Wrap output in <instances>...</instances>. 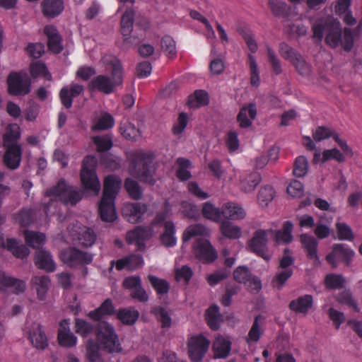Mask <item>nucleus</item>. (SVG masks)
Here are the masks:
<instances>
[{"mask_svg":"<svg viewBox=\"0 0 362 362\" xmlns=\"http://www.w3.org/2000/svg\"><path fill=\"white\" fill-rule=\"evenodd\" d=\"M148 279L158 295L167 294L170 290L169 283L163 279H160L153 275H148Z\"/></svg>","mask_w":362,"mask_h":362,"instance_id":"nucleus-47","label":"nucleus"},{"mask_svg":"<svg viewBox=\"0 0 362 362\" xmlns=\"http://www.w3.org/2000/svg\"><path fill=\"white\" fill-rule=\"evenodd\" d=\"M14 221L21 228L27 227L34 222L35 210L33 209L23 208L18 212L13 215Z\"/></svg>","mask_w":362,"mask_h":362,"instance_id":"nucleus-30","label":"nucleus"},{"mask_svg":"<svg viewBox=\"0 0 362 362\" xmlns=\"http://www.w3.org/2000/svg\"><path fill=\"white\" fill-rule=\"evenodd\" d=\"M151 236V230L146 227L137 226L127 233L126 240L129 244L136 243L139 250L145 248V240Z\"/></svg>","mask_w":362,"mask_h":362,"instance_id":"nucleus-16","label":"nucleus"},{"mask_svg":"<svg viewBox=\"0 0 362 362\" xmlns=\"http://www.w3.org/2000/svg\"><path fill=\"white\" fill-rule=\"evenodd\" d=\"M8 288H13V293L19 294L25 291L26 284L23 280L9 276L4 272H0V292L6 293Z\"/></svg>","mask_w":362,"mask_h":362,"instance_id":"nucleus-20","label":"nucleus"},{"mask_svg":"<svg viewBox=\"0 0 362 362\" xmlns=\"http://www.w3.org/2000/svg\"><path fill=\"white\" fill-rule=\"evenodd\" d=\"M223 217L231 220H240L245 217L246 213L239 204L226 202L222 206Z\"/></svg>","mask_w":362,"mask_h":362,"instance_id":"nucleus-25","label":"nucleus"},{"mask_svg":"<svg viewBox=\"0 0 362 362\" xmlns=\"http://www.w3.org/2000/svg\"><path fill=\"white\" fill-rule=\"evenodd\" d=\"M0 247L6 249L17 258H25L30 253L29 249L23 245H19L16 238H7L6 242L0 243Z\"/></svg>","mask_w":362,"mask_h":362,"instance_id":"nucleus-24","label":"nucleus"},{"mask_svg":"<svg viewBox=\"0 0 362 362\" xmlns=\"http://www.w3.org/2000/svg\"><path fill=\"white\" fill-rule=\"evenodd\" d=\"M308 170V162L303 156H300L296 158L293 165V173L296 177H301L305 176Z\"/></svg>","mask_w":362,"mask_h":362,"instance_id":"nucleus-56","label":"nucleus"},{"mask_svg":"<svg viewBox=\"0 0 362 362\" xmlns=\"http://www.w3.org/2000/svg\"><path fill=\"white\" fill-rule=\"evenodd\" d=\"M313 297L310 294H305L292 300L288 305L289 309L296 313L307 315L313 306Z\"/></svg>","mask_w":362,"mask_h":362,"instance_id":"nucleus-21","label":"nucleus"},{"mask_svg":"<svg viewBox=\"0 0 362 362\" xmlns=\"http://www.w3.org/2000/svg\"><path fill=\"white\" fill-rule=\"evenodd\" d=\"M30 73L33 78L43 76L47 79L51 78V75L48 72L46 65L41 62L31 63L30 65Z\"/></svg>","mask_w":362,"mask_h":362,"instance_id":"nucleus-59","label":"nucleus"},{"mask_svg":"<svg viewBox=\"0 0 362 362\" xmlns=\"http://www.w3.org/2000/svg\"><path fill=\"white\" fill-rule=\"evenodd\" d=\"M354 252L344 244H334L332 250L326 257V260L333 267L337 266V261L344 262L349 264Z\"/></svg>","mask_w":362,"mask_h":362,"instance_id":"nucleus-13","label":"nucleus"},{"mask_svg":"<svg viewBox=\"0 0 362 362\" xmlns=\"http://www.w3.org/2000/svg\"><path fill=\"white\" fill-rule=\"evenodd\" d=\"M111 76L100 74L94 77L88 83L90 90H97L102 93L109 95L114 93L116 88L123 83V69L119 60H114L111 62Z\"/></svg>","mask_w":362,"mask_h":362,"instance_id":"nucleus-3","label":"nucleus"},{"mask_svg":"<svg viewBox=\"0 0 362 362\" xmlns=\"http://www.w3.org/2000/svg\"><path fill=\"white\" fill-rule=\"evenodd\" d=\"M231 349V342L222 336L216 338L213 344L214 357L216 358H226Z\"/></svg>","mask_w":362,"mask_h":362,"instance_id":"nucleus-28","label":"nucleus"},{"mask_svg":"<svg viewBox=\"0 0 362 362\" xmlns=\"http://www.w3.org/2000/svg\"><path fill=\"white\" fill-rule=\"evenodd\" d=\"M86 357L90 362H103L99 353L98 344L93 340H89L86 346Z\"/></svg>","mask_w":362,"mask_h":362,"instance_id":"nucleus-62","label":"nucleus"},{"mask_svg":"<svg viewBox=\"0 0 362 362\" xmlns=\"http://www.w3.org/2000/svg\"><path fill=\"white\" fill-rule=\"evenodd\" d=\"M43 15L47 18L58 16L64 11L63 0H44L41 4Z\"/></svg>","mask_w":362,"mask_h":362,"instance_id":"nucleus-27","label":"nucleus"},{"mask_svg":"<svg viewBox=\"0 0 362 362\" xmlns=\"http://www.w3.org/2000/svg\"><path fill=\"white\" fill-rule=\"evenodd\" d=\"M210 341L202 334L192 336L188 340L187 349L190 359L194 362L202 360L209 349Z\"/></svg>","mask_w":362,"mask_h":362,"instance_id":"nucleus-10","label":"nucleus"},{"mask_svg":"<svg viewBox=\"0 0 362 362\" xmlns=\"http://www.w3.org/2000/svg\"><path fill=\"white\" fill-rule=\"evenodd\" d=\"M83 91V86L77 83L69 86H64L59 92V98L62 105L66 109H70L73 104V99L80 95Z\"/></svg>","mask_w":362,"mask_h":362,"instance_id":"nucleus-19","label":"nucleus"},{"mask_svg":"<svg viewBox=\"0 0 362 362\" xmlns=\"http://www.w3.org/2000/svg\"><path fill=\"white\" fill-rule=\"evenodd\" d=\"M124 187L130 198L134 200H139L143 195V189L139 183L132 178H127L124 180Z\"/></svg>","mask_w":362,"mask_h":362,"instance_id":"nucleus-45","label":"nucleus"},{"mask_svg":"<svg viewBox=\"0 0 362 362\" xmlns=\"http://www.w3.org/2000/svg\"><path fill=\"white\" fill-rule=\"evenodd\" d=\"M83 195L82 191L67 185L64 180H60L55 186L46 191V196L50 197V202L44 205L45 213L47 216L50 206L57 201L64 204L75 205L81 200Z\"/></svg>","mask_w":362,"mask_h":362,"instance_id":"nucleus-4","label":"nucleus"},{"mask_svg":"<svg viewBox=\"0 0 362 362\" xmlns=\"http://www.w3.org/2000/svg\"><path fill=\"white\" fill-rule=\"evenodd\" d=\"M268 232L269 230L262 229L256 230L248 244L252 252L266 261H269L271 259V255L268 253L267 247Z\"/></svg>","mask_w":362,"mask_h":362,"instance_id":"nucleus-12","label":"nucleus"},{"mask_svg":"<svg viewBox=\"0 0 362 362\" xmlns=\"http://www.w3.org/2000/svg\"><path fill=\"white\" fill-rule=\"evenodd\" d=\"M206 228L202 224H194L188 226L184 231L182 241L184 243L189 241L191 238L202 235L204 234Z\"/></svg>","mask_w":362,"mask_h":362,"instance_id":"nucleus-61","label":"nucleus"},{"mask_svg":"<svg viewBox=\"0 0 362 362\" xmlns=\"http://www.w3.org/2000/svg\"><path fill=\"white\" fill-rule=\"evenodd\" d=\"M291 64L300 75L303 76H308L310 75L312 72V66L304 59L301 54L296 58Z\"/></svg>","mask_w":362,"mask_h":362,"instance_id":"nucleus-58","label":"nucleus"},{"mask_svg":"<svg viewBox=\"0 0 362 362\" xmlns=\"http://www.w3.org/2000/svg\"><path fill=\"white\" fill-rule=\"evenodd\" d=\"M336 229L338 238L341 240L352 241L354 240V233L351 227L345 223L338 222L336 223Z\"/></svg>","mask_w":362,"mask_h":362,"instance_id":"nucleus-64","label":"nucleus"},{"mask_svg":"<svg viewBox=\"0 0 362 362\" xmlns=\"http://www.w3.org/2000/svg\"><path fill=\"white\" fill-rule=\"evenodd\" d=\"M44 33L47 38V47L54 54H59L63 50L62 37L57 28L47 25L44 28Z\"/></svg>","mask_w":362,"mask_h":362,"instance_id":"nucleus-17","label":"nucleus"},{"mask_svg":"<svg viewBox=\"0 0 362 362\" xmlns=\"http://www.w3.org/2000/svg\"><path fill=\"white\" fill-rule=\"evenodd\" d=\"M148 210V206L141 202L127 203L122 209L123 216L131 223L141 222Z\"/></svg>","mask_w":362,"mask_h":362,"instance_id":"nucleus-14","label":"nucleus"},{"mask_svg":"<svg viewBox=\"0 0 362 362\" xmlns=\"http://www.w3.org/2000/svg\"><path fill=\"white\" fill-rule=\"evenodd\" d=\"M57 340L61 346L66 348L74 347L77 344V337L71 331L58 332Z\"/></svg>","mask_w":362,"mask_h":362,"instance_id":"nucleus-53","label":"nucleus"},{"mask_svg":"<svg viewBox=\"0 0 362 362\" xmlns=\"http://www.w3.org/2000/svg\"><path fill=\"white\" fill-rule=\"evenodd\" d=\"M178 168L176 170V176L180 181H187L191 177V173L188 168L191 167V162L189 160L185 158H178L176 160Z\"/></svg>","mask_w":362,"mask_h":362,"instance_id":"nucleus-44","label":"nucleus"},{"mask_svg":"<svg viewBox=\"0 0 362 362\" xmlns=\"http://www.w3.org/2000/svg\"><path fill=\"white\" fill-rule=\"evenodd\" d=\"M60 258L70 267L89 264L93 261V256L90 253L74 247H69L62 251Z\"/></svg>","mask_w":362,"mask_h":362,"instance_id":"nucleus-9","label":"nucleus"},{"mask_svg":"<svg viewBox=\"0 0 362 362\" xmlns=\"http://www.w3.org/2000/svg\"><path fill=\"white\" fill-rule=\"evenodd\" d=\"M115 308L110 298L105 300L101 305L93 310L88 313V317L96 322H101L102 318L105 315H112L115 313Z\"/></svg>","mask_w":362,"mask_h":362,"instance_id":"nucleus-23","label":"nucleus"},{"mask_svg":"<svg viewBox=\"0 0 362 362\" xmlns=\"http://www.w3.org/2000/svg\"><path fill=\"white\" fill-rule=\"evenodd\" d=\"M119 131L124 138L129 141H136L141 137L139 129L127 120L122 121L120 123Z\"/></svg>","mask_w":362,"mask_h":362,"instance_id":"nucleus-34","label":"nucleus"},{"mask_svg":"<svg viewBox=\"0 0 362 362\" xmlns=\"http://www.w3.org/2000/svg\"><path fill=\"white\" fill-rule=\"evenodd\" d=\"M28 335L31 344L36 349H45L48 346L47 337L40 324L33 323L28 331Z\"/></svg>","mask_w":362,"mask_h":362,"instance_id":"nucleus-18","label":"nucleus"},{"mask_svg":"<svg viewBox=\"0 0 362 362\" xmlns=\"http://www.w3.org/2000/svg\"><path fill=\"white\" fill-rule=\"evenodd\" d=\"M97 340L102 348L110 353H118L122 351L117 334L112 325L106 321L98 323L95 327Z\"/></svg>","mask_w":362,"mask_h":362,"instance_id":"nucleus-5","label":"nucleus"},{"mask_svg":"<svg viewBox=\"0 0 362 362\" xmlns=\"http://www.w3.org/2000/svg\"><path fill=\"white\" fill-rule=\"evenodd\" d=\"M154 156L142 150L134 152L131 156V172L142 182L154 185L155 168L153 164Z\"/></svg>","mask_w":362,"mask_h":362,"instance_id":"nucleus-2","label":"nucleus"},{"mask_svg":"<svg viewBox=\"0 0 362 362\" xmlns=\"http://www.w3.org/2000/svg\"><path fill=\"white\" fill-rule=\"evenodd\" d=\"M261 175L257 172H252L243 176L240 180L241 189L245 192H251L255 190L257 186L260 183Z\"/></svg>","mask_w":362,"mask_h":362,"instance_id":"nucleus-33","label":"nucleus"},{"mask_svg":"<svg viewBox=\"0 0 362 362\" xmlns=\"http://www.w3.org/2000/svg\"><path fill=\"white\" fill-rule=\"evenodd\" d=\"M25 243L33 247L37 248L45 241V235L42 233L28 230L24 231Z\"/></svg>","mask_w":362,"mask_h":362,"instance_id":"nucleus-41","label":"nucleus"},{"mask_svg":"<svg viewBox=\"0 0 362 362\" xmlns=\"http://www.w3.org/2000/svg\"><path fill=\"white\" fill-rule=\"evenodd\" d=\"M7 92L13 96H24L30 91L31 81L27 74L11 71L7 77Z\"/></svg>","mask_w":362,"mask_h":362,"instance_id":"nucleus-8","label":"nucleus"},{"mask_svg":"<svg viewBox=\"0 0 362 362\" xmlns=\"http://www.w3.org/2000/svg\"><path fill=\"white\" fill-rule=\"evenodd\" d=\"M293 223L290 221L284 222L282 230H277L275 234V239L277 242L289 243L293 240L292 230Z\"/></svg>","mask_w":362,"mask_h":362,"instance_id":"nucleus-50","label":"nucleus"},{"mask_svg":"<svg viewBox=\"0 0 362 362\" xmlns=\"http://www.w3.org/2000/svg\"><path fill=\"white\" fill-rule=\"evenodd\" d=\"M175 226L173 221H167L164 223V232L160 235V241L163 245L168 247H173L176 245L177 238L175 236Z\"/></svg>","mask_w":362,"mask_h":362,"instance_id":"nucleus-32","label":"nucleus"},{"mask_svg":"<svg viewBox=\"0 0 362 362\" xmlns=\"http://www.w3.org/2000/svg\"><path fill=\"white\" fill-rule=\"evenodd\" d=\"M98 159L95 156L88 155L83 160L81 170L82 186L86 190L95 193H98L100 189V183L95 171Z\"/></svg>","mask_w":362,"mask_h":362,"instance_id":"nucleus-7","label":"nucleus"},{"mask_svg":"<svg viewBox=\"0 0 362 362\" xmlns=\"http://www.w3.org/2000/svg\"><path fill=\"white\" fill-rule=\"evenodd\" d=\"M257 115L256 105L254 103H250L247 107H243L237 116V121L241 128H247L252 125V120Z\"/></svg>","mask_w":362,"mask_h":362,"instance_id":"nucleus-26","label":"nucleus"},{"mask_svg":"<svg viewBox=\"0 0 362 362\" xmlns=\"http://www.w3.org/2000/svg\"><path fill=\"white\" fill-rule=\"evenodd\" d=\"M193 252L196 258L203 263H212L218 257L216 250L206 239H197L193 245Z\"/></svg>","mask_w":362,"mask_h":362,"instance_id":"nucleus-11","label":"nucleus"},{"mask_svg":"<svg viewBox=\"0 0 362 362\" xmlns=\"http://www.w3.org/2000/svg\"><path fill=\"white\" fill-rule=\"evenodd\" d=\"M260 318H262V316L260 315L255 317L252 327L250 328L248 334L246 337V341L248 344H250L252 342H257L261 337L262 331L261 330L259 325V320Z\"/></svg>","mask_w":362,"mask_h":362,"instance_id":"nucleus-55","label":"nucleus"},{"mask_svg":"<svg viewBox=\"0 0 362 362\" xmlns=\"http://www.w3.org/2000/svg\"><path fill=\"white\" fill-rule=\"evenodd\" d=\"M96 150L100 153H105L110 150L113 146V142L110 136H95L92 139Z\"/></svg>","mask_w":362,"mask_h":362,"instance_id":"nucleus-51","label":"nucleus"},{"mask_svg":"<svg viewBox=\"0 0 362 362\" xmlns=\"http://www.w3.org/2000/svg\"><path fill=\"white\" fill-rule=\"evenodd\" d=\"M35 264L40 269L47 272L55 270L56 266L50 252L46 250H38L35 255Z\"/></svg>","mask_w":362,"mask_h":362,"instance_id":"nucleus-22","label":"nucleus"},{"mask_svg":"<svg viewBox=\"0 0 362 362\" xmlns=\"http://www.w3.org/2000/svg\"><path fill=\"white\" fill-rule=\"evenodd\" d=\"M209 95L204 90H197L188 98L187 105L189 107H199L209 103Z\"/></svg>","mask_w":362,"mask_h":362,"instance_id":"nucleus-39","label":"nucleus"},{"mask_svg":"<svg viewBox=\"0 0 362 362\" xmlns=\"http://www.w3.org/2000/svg\"><path fill=\"white\" fill-rule=\"evenodd\" d=\"M345 280L342 275L329 274L325 276V284L329 289H340L344 286Z\"/></svg>","mask_w":362,"mask_h":362,"instance_id":"nucleus-57","label":"nucleus"},{"mask_svg":"<svg viewBox=\"0 0 362 362\" xmlns=\"http://www.w3.org/2000/svg\"><path fill=\"white\" fill-rule=\"evenodd\" d=\"M247 59L250 71V83L252 86L257 87L260 83V78L256 59L251 54H248Z\"/></svg>","mask_w":362,"mask_h":362,"instance_id":"nucleus-54","label":"nucleus"},{"mask_svg":"<svg viewBox=\"0 0 362 362\" xmlns=\"http://www.w3.org/2000/svg\"><path fill=\"white\" fill-rule=\"evenodd\" d=\"M300 242L307 252V256L310 259H314L315 262H319V257L317 255V245L318 243L315 238L307 234L300 235Z\"/></svg>","mask_w":362,"mask_h":362,"instance_id":"nucleus-29","label":"nucleus"},{"mask_svg":"<svg viewBox=\"0 0 362 362\" xmlns=\"http://www.w3.org/2000/svg\"><path fill=\"white\" fill-rule=\"evenodd\" d=\"M266 50L268 62L272 67V72L275 75L281 74L283 71L281 63L275 51L269 45H266Z\"/></svg>","mask_w":362,"mask_h":362,"instance_id":"nucleus-48","label":"nucleus"},{"mask_svg":"<svg viewBox=\"0 0 362 362\" xmlns=\"http://www.w3.org/2000/svg\"><path fill=\"white\" fill-rule=\"evenodd\" d=\"M275 193L274 187L269 185L262 187L257 196L259 204L262 206H267L273 200Z\"/></svg>","mask_w":362,"mask_h":362,"instance_id":"nucleus-49","label":"nucleus"},{"mask_svg":"<svg viewBox=\"0 0 362 362\" xmlns=\"http://www.w3.org/2000/svg\"><path fill=\"white\" fill-rule=\"evenodd\" d=\"M117 318L124 325H134L139 317V312L134 308H122L117 313Z\"/></svg>","mask_w":362,"mask_h":362,"instance_id":"nucleus-36","label":"nucleus"},{"mask_svg":"<svg viewBox=\"0 0 362 362\" xmlns=\"http://www.w3.org/2000/svg\"><path fill=\"white\" fill-rule=\"evenodd\" d=\"M206 320L209 327L213 330L219 329L223 317L217 305H211L206 311Z\"/></svg>","mask_w":362,"mask_h":362,"instance_id":"nucleus-31","label":"nucleus"},{"mask_svg":"<svg viewBox=\"0 0 362 362\" xmlns=\"http://www.w3.org/2000/svg\"><path fill=\"white\" fill-rule=\"evenodd\" d=\"M220 230L223 235L230 239H237L241 236L240 228L233 225L228 221H223L221 222Z\"/></svg>","mask_w":362,"mask_h":362,"instance_id":"nucleus-46","label":"nucleus"},{"mask_svg":"<svg viewBox=\"0 0 362 362\" xmlns=\"http://www.w3.org/2000/svg\"><path fill=\"white\" fill-rule=\"evenodd\" d=\"M115 120L113 117L107 113H104L93 125V130H106L114 126Z\"/></svg>","mask_w":362,"mask_h":362,"instance_id":"nucleus-63","label":"nucleus"},{"mask_svg":"<svg viewBox=\"0 0 362 362\" xmlns=\"http://www.w3.org/2000/svg\"><path fill=\"white\" fill-rule=\"evenodd\" d=\"M202 214L205 218L216 223L221 222L223 218L222 208L215 206L210 202L203 204Z\"/></svg>","mask_w":362,"mask_h":362,"instance_id":"nucleus-35","label":"nucleus"},{"mask_svg":"<svg viewBox=\"0 0 362 362\" xmlns=\"http://www.w3.org/2000/svg\"><path fill=\"white\" fill-rule=\"evenodd\" d=\"M121 184V180L115 175H107L104 180L103 195L99 204V214L103 221L113 222L117 218L115 201Z\"/></svg>","mask_w":362,"mask_h":362,"instance_id":"nucleus-1","label":"nucleus"},{"mask_svg":"<svg viewBox=\"0 0 362 362\" xmlns=\"http://www.w3.org/2000/svg\"><path fill=\"white\" fill-rule=\"evenodd\" d=\"M77 240L80 245L88 247L95 243L96 234L94 230L90 228H80V230L77 233Z\"/></svg>","mask_w":362,"mask_h":362,"instance_id":"nucleus-37","label":"nucleus"},{"mask_svg":"<svg viewBox=\"0 0 362 362\" xmlns=\"http://www.w3.org/2000/svg\"><path fill=\"white\" fill-rule=\"evenodd\" d=\"M151 313L155 315L157 320L160 322L163 329L171 327L172 318L165 308L160 305L155 306L152 308Z\"/></svg>","mask_w":362,"mask_h":362,"instance_id":"nucleus-43","label":"nucleus"},{"mask_svg":"<svg viewBox=\"0 0 362 362\" xmlns=\"http://www.w3.org/2000/svg\"><path fill=\"white\" fill-rule=\"evenodd\" d=\"M279 52L281 56L291 64L300 54L298 51L285 42L279 44Z\"/></svg>","mask_w":362,"mask_h":362,"instance_id":"nucleus-60","label":"nucleus"},{"mask_svg":"<svg viewBox=\"0 0 362 362\" xmlns=\"http://www.w3.org/2000/svg\"><path fill=\"white\" fill-rule=\"evenodd\" d=\"M20 136L19 127L16 126L10 127L3 136V146H21L18 144Z\"/></svg>","mask_w":362,"mask_h":362,"instance_id":"nucleus-40","label":"nucleus"},{"mask_svg":"<svg viewBox=\"0 0 362 362\" xmlns=\"http://www.w3.org/2000/svg\"><path fill=\"white\" fill-rule=\"evenodd\" d=\"M32 283L35 285L38 298L41 300L45 299L47 292L50 284L48 276H36L32 279Z\"/></svg>","mask_w":362,"mask_h":362,"instance_id":"nucleus-38","label":"nucleus"},{"mask_svg":"<svg viewBox=\"0 0 362 362\" xmlns=\"http://www.w3.org/2000/svg\"><path fill=\"white\" fill-rule=\"evenodd\" d=\"M5 149L2 157L3 164L10 170L18 169L22 160L21 146L4 147Z\"/></svg>","mask_w":362,"mask_h":362,"instance_id":"nucleus-15","label":"nucleus"},{"mask_svg":"<svg viewBox=\"0 0 362 362\" xmlns=\"http://www.w3.org/2000/svg\"><path fill=\"white\" fill-rule=\"evenodd\" d=\"M134 11L130 8L127 10L121 18V33L124 36L129 35L133 30Z\"/></svg>","mask_w":362,"mask_h":362,"instance_id":"nucleus-42","label":"nucleus"},{"mask_svg":"<svg viewBox=\"0 0 362 362\" xmlns=\"http://www.w3.org/2000/svg\"><path fill=\"white\" fill-rule=\"evenodd\" d=\"M325 40L329 47L336 48L340 45L344 51L349 52L354 47V37L351 28H344L342 33L340 25L337 24L329 27Z\"/></svg>","mask_w":362,"mask_h":362,"instance_id":"nucleus-6","label":"nucleus"},{"mask_svg":"<svg viewBox=\"0 0 362 362\" xmlns=\"http://www.w3.org/2000/svg\"><path fill=\"white\" fill-rule=\"evenodd\" d=\"M95 327L85 320L76 318L75 320V332L83 337H86L93 332Z\"/></svg>","mask_w":362,"mask_h":362,"instance_id":"nucleus-52","label":"nucleus"}]
</instances>
